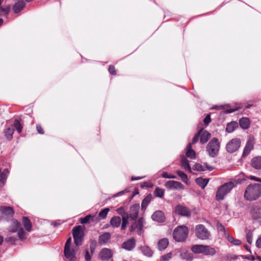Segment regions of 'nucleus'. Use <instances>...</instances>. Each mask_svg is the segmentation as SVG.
Returning a JSON list of instances; mask_svg holds the SVG:
<instances>
[{
	"label": "nucleus",
	"mask_w": 261,
	"mask_h": 261,
	"mask_svg": "<svg viewBox=\"0 0 261 261\" xmlns=\"http://www.w3.org/2000/svg\"><path fill=\"white\" fill-rule=\"evenodd\" d=\"M260 196L261 184H250L246 187L244 194L245 200L249 201H254Z\"/></svg>",
	"instance_id": "1"
},
{
	"label": "nucleus",
	"mask_w": 261,
	"mask_h": 261,
	"mask_svg": "<svg viewBox=\"0 0 261 261\" xmlns=\"http://www.w3.org/2000/svg\"><path fill=\"white\" fill-rule=\"evenodd\" d=\"M237 184L236 180H232L222 185L216 192V200L218 201L223 200L225 196L236 186Z\"/></svg>",
	"instance_id": "2"
},
{
	"label": "nucleus",
	"mask_w": 261,
	"mask_h": 261,
	"mask_svg": "<svg viewBox=\"0 0 261 261\" xmlns=\"http://www.w3.org/2000/svg\"><path fill=\"white\" fill-rule=\"evenodd\" d=\"M188 233V228L185 225H180L175 228L173 232V237L176 242H181L186 240Z\"/></svg>",
	"instance_id": "3"
},
{
	"label": "nucleus",
	"mask_w": 261,
	"mask_h": 261,
	"mask_svg": "<svg viewBox=\"0 0 261 261\" xmlns=\"http://www.w3.org/2000/svg\"><path fill=\"white\" fill-rule=\"evenodd\" d=\"M191 250L195 253H201L206 256H214L216 254L215 248L208 245H195L191 247Z\"/></svg>",
	"instance_id": "4"
},
{
	"label": "nucleus",
	"mask_w": 261,
	"mask_h": 261,
	"mask_svg": "<svg viewBox=\"0 0 261 261\" xmlns=\"http://www.w3.org/2000/svg\"><path fill=\"white\" fill-rule=\"evenodd\" d=\"M220 149V143L218 139L213 138L207 144L206 151L210 157L214 158L218 153Z\"/></svg>",
	"instance_id": "5"
},
{
	"label": "nucleus",
	"mask_w": 261,
	"mask_h": 261,
	"mask_svg": "<svg viewBox=\"0 0 261 261\" xmlns=\"http://www.w3.org/2000/svg\"><path fill=\"white\" fill-rule=\"evenodd\" d=\"M8 230L11 232H15L18 231V237L21 240L25 239L26 238L25 232L21 227V224L16 220H12V224L9 226Z\"/></svg>",
	"instance_id": "6"
},
{
	"label": "nucleus",
	"mask_w": 261,
	"mask_h": 261,
	"mask_svg": "<svg viewBox=\"0 0 261 261\" xmlns=\"http://www.w3.org/2000/svg\"><path fill=\"white\" fill-rule=\"evenodd\" d=\"M146 222L145 219L140 217L137 220H136L132 223L130 228V231L131 232L135 231L136 233L140 235H143L144 233V226L145 225Z\"/></svg>",
	"instance_id": "7"
},
{
	"label": "nucleus",
	"mask_w": 261,
	"mask_h": 261,
	"mask_svg": "<svg viewBox=\"0 0 261 261\" xmlns=\"http://www.w3.org/2000/svg\"><path fill=\"white\" fill-rule=\"evenodd\" d=\"M197 237L202 240H207L211 237L210 231L202 224H198L195 228Z\"/></svg>",
	"instance_id": "8"
},
{
	"label": "nucleus",
	"mask_w": 261,
	"mask_h": 261,
	"mask_svg": "<svg viewBox=\"0 0 261 261\" xmlns=\"http://www.w3.org/2000/svg\"><path fill=\"white\" fill-rule=\"evenodd\" d=\"M241 146V141L238 138L231 139L226 145V148L227 152L233 153L240 148Z\"/></svg>",
	"instance_id": "9"
},
{
	"label": "nucleus",
	"mask_w": 261,
	"mask_h": 261,
	"mask_svg": "<svg viewBox=\"0 0 261 261\" xmlns=\"http://www.w3.org/2000/svg\"><path fill=\"white\" fill-rule=\"evenodd\" d=\"M72 234L74 241V243L76 246H80L82 245L83 237L81 234V227L77 226L73 229Z\"/></svg>",
	"instance_id": "10"
},
{
	"label": "nucleus",
	"mask_w": 261,
	"mask_h": 261,
	"mask_svg": "<svg viewBox=\"0 0 261 261\" xmlns=\"http://www.w3.org/2000/svg\"><path fill=\"white\" fill-rule=\"evenodd\" d=\"M175 212L176 214L184 217H190L191 215V211L188 207L181 205H177L175 207Z\"/></svg>",
	"instance_id": "11"
},
{
	"label": "nucleus",
	"mask_w": 261,
	"mask_h": 261,
	"mask_svg": "<svg viewBox=\"0 0 261 261\" xmlns=\"http://www.w3.org/2000/svg\"><path fill=\"white\" fill-rule=\"evenodd\" d=\"M165 186L170 190H183L185 188L181 182L175 180H169L166 182Z\"/></svg>",
	"instance_id": "12"
},
{
	"label": "nucleus",
	"mask_w": 261,
	"mask_h": 261,
	"mask_svg": "<svg viewBox=\"0 0 261 261\" xmlns=\"http://www.w3.org/2000/svg\"><path fill=\"white\" fill-rule=\"evenodd\" d=\"M254 144V139L253 137H250L248 139L246 145L244 148L242 156L245 157L247 156L251 150L253 148Z\"/></svg>",
	"instance_id": "13"
},
{
	"label": "nucleus",
	"mask_w": 261,
	"mask_h": 261,
	"mask_svg": "<svg viewBox=\"0 0 261 261\" xmlns=\"http://www.w3.org/2000/svg\"><path fill=\"white\" fill-rule=\"evenodd\" d=\"M136 244L135 239L132 238L124 242L121 245V247L127 251H132L136 246Z\"/></svg>",
	"instance_id": "14"
},
{
	"label": "nucleus",
	"mask_w": 261,
	"mask_h": 261,
	"mask_svg": "<svg viewBox=\"0 0 261 261\" xmlns=\"http://www.w3.org/2000/svg\"><path fill=\"white\" fill-rule=\"evenodd\" d=\"M113 256L112 250L108 248H103L99 252V257L102 260L110 259Z\"/></svg>",
	"instance_id": "15"
},
{
	"label": "nucleus",
	"mask_w": 261,
	"mask_h": 261,
	"mask_svg": "<svg viewBox=\"0 0 261 261\" xmlns=\"http://www.w3.org/2000/svg\"><path fill=\"white\" fill-rule=\"evenodd\" d=\"M139 210L140 205L139 204H134L130 207V213L128 217L131 220H135L137 218Z\"/></svg>",
	"instance_id": "16"
},
{
	"label": "nucleus",
	"mask_w": 261,
	"mask_h": 261,
	"mask_svg": "<svg viewBox=\"0 0 261 261\" xmlns=\"http://www.w3.org/2000/svg\"><path fill=\"white\" fill-rule=\"evenodd\" d=\"M251 214L254 220L260 222L261 221V208L258 206H254L251 211Z\"/></svg>",
	"instance_id": "17"
},
{
	"label": "nucleus",
	"mask_w": 261,
	"mask_h": 261,
	"mask_svg": "<svg viewBox=\"0 0 261 261\" xmlns=\"http://www.w3.org/2000/svg\"><path fill=\"white\" fill-rule=\"evenodd\" d=\"M25 5L23 0H18L12 7V10L15 14H19L23 9Z\"/></svg>",
	"instance_id": "18"
},
{
	"label": "nucleus",
	"mask_w": 261,
	"mask_h": 261,
	"mask_svg": "<svg viewBox=\"0 0 261 261\" xmlns=\"http://www.w3.org/2000/svg\"><path fill=\"white\" fill-rule=\"evenodd\" d=\"M152 219L153 221L158 222H163L165 218L164 213L161 211H157L154 212L152 215Z\"/></svg>",
	"instance_id": "19"
},
{
	"label": "nucleus",
	"mask_w": 261,
	"mask_h": 261,
	"mask_svg": "<svg viewBox=\"0 0 261 261\" xmlns=\"http://www.w3.org/2000/svg\"><path fill=\"white\" fill-rule=\"evenodd\" d=\"M64 254L65 257L71 261L76 260L75 251L74 249H64Z\"/></svg>",
	"instance_id": "20"
},
{
	"label": "nucleus",
	"mask_w": 261,
	"mask_h": 261,
	"mask_svg": "<svg viewBox=\"0 0 261 261\" xmlns=\"http://www.w3.org/2000/svg\"><path fill=\"white\" fill-rule=\"evenodd\" d=\"M111 234L109 232H105L99 236L98 238V243L99 245H103L106 244L110 239Z\"/></svg>",
	"instance_id": "21"
},
{
	"label": "nucleus",
	"mask_w": 261,
	"mask_h": 261,
	"mask_svg": "<svg viewBox=\"0 0 261 261\" xmlns=\"http://www.w3.org/2000/svg\"><path fill=\"white\" fill-rule=\"evenodd\" d=\"M0 212L4 215L12 217L14 212L13 208L9 206H1L0 207Z\"/></svg>",
	"instance_id": "22"
},
{
	"label": "nucleus",
	"mask_w": 261,
	"mask_h": 261,
	"mask_svg": "<svg viewBox=\"0 0 261 261\" xmlns=\"http://www.w3.org/2000/svg\"><path fill=\"white\" fill-rule=\"evenodd\" d=\"M201 131L200 134V141L202 144L205 143L210 138L211 134L206 130L203 131L202 129L200 130Z\"/></svg>",
	"instance_id": "23"
},
{
	"label": "nucleus",
	"mask_w": 261,
	"mask_h": 261,
	"mask_svg": "<svg viewBox=\"0 0 261 261\" xmlns=\"http://www.w3.org/2000/svg\"><path fill=\"white\" fill-rule=\"evenodd\" d=\"M169 241L167 238H163L159 240L158 247L159 250H165L168 246Z\"/></svg>",
	"instance_id": "24"
},
{
	"label": "nucleus",
	"mask_w": 261,
	"mask_h": 261,
	"mask_svg": "<svg viewBox=\"0 0 261 261\" xmlns=\"http://www.w3.org/2000/svg\"><path fill=\"white\" fill-rule=\"evenodd\" d=\"M186 156L191 159L196 158V152L192 148V144L189 143L187 146Z\"/></svg>",
	"instance_id": "25"
},
{
	"label": "nucleus",
	"mask_w": 261,
	"mask_h": 261,
	"mask_svg": "<svg viewBox=\"0 0 261 261\" xmlns=\"http://www.w3.org/2000/svg\"><path fill=\"white\" fill-rule=\"evenodd\" d=\"M251 166L256 169H261V156L253 158L251 160Z\"/></svg>",
	"instance_id": "26"
},
{
	"label": "nucleus",
	"mask_w": 261,
	"mask_h": 261,
	"mask_svg": "<svg viewBox=\"0 0 261 261\" xmlns=\"http://www.w3.org/2000/svg\"><path fill=\"white\" fill-rule=\"evenodd\" d=\"M239 123L242 128L246 129L249 127L250 123V120L248 118L243 117L240 119Z\"/></svg>",
	"instance_id": "27"
},
{
	"label": "nucleus",
	"mask_w": 261,
	"mask_h": 261,
	"mask_svg": "<svg viewBox=\"0 0 261 261\" xmlns=\"http://www.w3.org/2000/svg\"><path fill=\"white\" fill-rule=\"evenodd\" d=\"M91 219L92 221H98L99 219L95 216H92L91 215H87L86 217L83 218H81L80 222L82 224H86L89 222V220Z\"/></svg>",
	"instance_id": "28"
},
{
	"label": "nucleus",
	"mask_w": 261,
	"mask_h": 261,
	"mask_svg": "<svg viewBox=\"0 0 261 261\" xmlns=\"http://www.w3.org/2000/svg\"><path fill=\"white\" fill-rule=\"evenodd\" d=\"M209 181L208 178H202L201 177H198L196 179L195 182L202 189H204L207 185Z\"/></svg>",
	"instance_id": "29"
},
{
	"label": "nucleus",
	"mask_w": 261,
	"mask_h": 261,
	"mask_svg": "<svg viewBox=\"0 0 261 261\" xmlns=\"http://www.w3.org/2000/svg\"><path fill=\"white\" fill-rule=\"evenodd\" d=\"M142 253L146 256L151 257L153 255L152 250L148 246H143L140 247Z\"/></svg>",
	"instance_id": "30"
},
{
	"label": "nucleus",
	"mask_w": 261,
	"mask_h": 261,
	"mask_svg": "<svg viewBox=\"0 0 261 261\" xmlns=\"http://www.w3.org/2000/svg\"><path fill=\"white\" fill-rule=\"evenodd\" d=\"M14 129L13 127H8L4 130L5 135L6 138L9 140H11L13 138V135Z\"/></svg>",
	"instance_id": "31"
},
{
	"label": "nucleus",
	"mask_w": 261,
	"mask_h": 261,
	"mask_svg": "<svg viewBox=\"0 0 261 261\" xmlns=\"http://www.w3.org/2000/svg\"><path fill=\"white\" fill-rule=\"evenodd\" d=\"M121 222V219L119 216L113 217L110 221L111 225L114 227H118L120 225Z\"/></svg>",
	"instance_id": "32"
},
{
	"label": "nucleus",
	"mask_w": 261,
	"mask_h": 261,
	"mask_svg": "<svg viewBox=\"0 0 261 261\" xmlns=\"http://www.w3.org/2000/svg\"><path fill=\"white\" fill-rule=\"evenodd\" d=\"M181 165L182 167L185 170L189 172L191 171V168L189 164L188 160L184 155H182L181 157Z\"/></svg>",
	"instance_id": "33"
},
{
	"label": "nucleus",
	"mask_w": 261,
	"mask_h": 261,
	"mask_svg": "<svg viewBox=\"0 0 261 261\" xmlns=\"http://www.w3.org/2000/svg\"><path fill=\"white\" fill-rule=\"evenodd\" d=\"M22 223L25 230L30 231L32 229V224L29 219L26 217H23Z\"/></svg>",
	"instance_id": "34"
},
{
	"label": "nucleus",
	"mask_w": 261,
	"mask_h": 261,
	"mask_svg": "<svg viewBox=\"0 0 261 261\" xmlns=\"http://www.w3.org/2000/svg\"><path fill=\"white\" fill-rule=\"evenodd\" d=\"M152 199V196L148 195L142 201L141 206L142 209H145Z\"/></svg>",
	"instance_id": "35"
},
{
	"label": "nucleus",
	"mask_w": 261,
	"mask_h": 261,
	"mask_svg": "<svg viewBox=\"0 0 261 261\" xmlns=\"http://www.w3.org/2000/svg\"><path fill=\"white\" fill-rule=\"evenodd\" d=\"M238 126L237 123L235 122H231L227 124L226 128V130L228 133L232 132Z\"/></svg>",
	"instance_id": "36"
},
{
	"label": "nucleus",
	"mask_w": 261,
	"mask_h": 261,
	"mask_svg": "<svg viewBox=\"0 0 261 261\" xmlns=\"http://www.w3.org/2000/svg\"><path fill=\"white\" fill-rule=\"evenodd\" d=\"M109 211L110 209L109 208H105L101 210L99 212L98 216H96V217H97V218L99 219V221L100 219H104L106 218Z\"/></svg>",
	"instance_id": "37"
},
{
	"label": "nucleus",
	"mask_w": 261,
	"mask_h": 261,
	"mask_svg": "<svg viewBox=\"0 0 261 261\" xmlns=\"http://www.w3.org/2000/svg\"><path fill=\"white\" fill-rule=\"evenodd\" d=\"M14 129H16L18 133H20L22 131V126L20 123V121L17 119H15L13 125L11 126Z\"/></svg>",
	"instance_id": "38"
},
{
	"label": "nucleus",
	"mask_w": 261,
	"mask_h": 261,
	"mask_svg": "<svg viewBox=\"0 0 261 261\" xmlns=\"http://www.w3.org/2000/svg\"><path fill=\"white\" fill-rule=\"evenodd\" d=\"M226 237H227L228 241L232 244L237 246L241 245V242L240 240L235 239L232 236H229L228 234H226Z\"/></svg>",
	"instance_id": "39"
},
{
	"label": "nucleus",
	"mask_w": 261,
	"mask_h": 261,
	"mask_svg": "<svg viewBox=\"0 0 261 261\" xmlns=\"http://www.w3.org/2000/svg\"><path fill=\"white\" fill-rule=\"evenodd\" d=\"M154 195L155 197L162 198L164 195V190L158 187L154 191Z\"/></svg>",
	"instance_id": "40"
},
{
	"label": "nucleus",
	"mask_w": 261,
	"mask_h": 261,
	"mask_svg": "<svg viewBox=\"0 0 261 261\" xmlns=\"http://www.w3.org/2000/svg\"><path fill=\"white\" fill-rule=\"evenodd\" d=\"M128 214H126V216H123L122 219L121 229L124 230L126 228V225L128 224Z\"/></svg>",
	"instance_id": "41"
},
{
	"label": "nucleus",
	"mask_w": 261,
	"mask_h": 261,
	"mask_svg": "<svg viewBox=\"0 0 261 261\" xmlns=\"http://www.w3.org/2000/svg\"><path fill=\"white\" fill-rule=\"evenodd\" d=\"M177 173L178 175L181 178L183 182H184L186 184L188 183V177L186 173L181 171H177Z\"/></svg>",
	"instance_id": "42"
},
{
	"label": "nucleus",
	"mask_w": 261,
	"mask_h": 261,
	"mask_svg": "<svg viewBox=\"0 0 261 261\" xmlns=\"http://www.w3.org/2000/svg\"><path fill=\"white\" fill-rule=\"evenodd\" d=\"M8 173L9 171L8 169H5L2 172H0V181L1 182H4L6 180Z\"/></svg>",
	"instance_id": "43"
},
{
	"label": "nucleus",
	"mask_w": 261,
	"mask_h": 261,
	"mask_svg": "<svg viewBox=\"0 0 261 261\" xmlns=\"http://www.w3.org/2000/svg\"><path fill=\"white\" fill-rule=\"evenodd\" d=\"M97 245V242L95 240H91L90 244V249L92 254H93L95 251Z\"/></svg>",
	"instance_id": "44"
},
{
	"label": "nucleus",
	"mask_w": 261,
	"mask_h": 261,
	"mask_svg": "<svg viewBox=\"0 0 261 261\" xmlns=\"http://www.w3.org/2000/svg\"><path fill=\"white\" fill-rule=\"evenodd\" d=\"M10 10H11V8H10V6H6L5 8H3V7H2L1 5L0 6L1 12L4 13V14L5 15H8L9 14V13L10 12Z\"/></svg>",
	"instance_id": "45"
},
{
	"label": "nucleus",
	"mask_w": 261,
	"mask_h": 261,
	"mask_svg": "<svg viewBox=\"0 0 261 261\" xmlns=\"http://www.w3.org/2000/svg\"><path fill=\"white\" fill-rule=\"evenodd\" d=\"M24 111L25 112V114L30 115L31 116L33 113V106L29 105L24 108Z\"/></svg>",
	"instance_id": "46"
},
{
	"label": "nucleus",
	"mask_w": 261,
	"mask_h": 261,
	"mask_svg": "<svg viewBox=\"0 0 261 261\" xmlns=\"http://www.w3.org/2000/svg\"><path fill=\"white\" fill-rule=\"evenodd\" d=\"M194 169L199 171H204L205 170V167L200 164H196L194 166Z\"/></svg>",
	"instance_id": "47"
},
{
	"label": "nucleus",
	"mask_w": 261,
	"mask_h": 261,
	"mask_svg": "<svg viewBox=\"0 0 261 261\" xmlns=\"http://www.w3.org/2000/svg\"><path fill=\"white\" fill-rule=\"evenodd\" d=\"M117 213L121 215L122 217L126 216V214H128L125 212V209L123 207H120L116 210Z\"/></svg>",
	"instance_id": "48"
},
{
	"label": "nucleus",
	"mask_w": 261,
	"mask_h": 261,
	"mask_svg": "<svg viewBox=\"0 0 261 261\" xmlns=\"http://www.w3.org/2000/svg\"><path fill=\"white\" fill-rule=\"evenodd\" d=\"M162 176L164 178H176V176L172 174H169L167 172H164L162 174Z\"/></svg>",
	"instance_id": "49"
},
{
	"label": "nucleus",
	"mask_w": 261,
	"mask_h": 261,
	"mask_svg": "<svg viewBox=\"0 0 261 261\" xmlns=\"http://www.w3.org/2000/svg\"><path fill=\"white\" fill-rule=\"evenodd\" d=\"M172 257V253H168L165 255H164L162 256L161 257V260L163 261H167L171 259Z\"/></svg>",
	"instance_id": "50"
},
{
	"label": "nucleus",
	"mask_w": 261,
	"mask_h": 261,
	"mask_svg": "<svg viewBox=\"0 0 261 261\" xmlns=\"http://www.w3.org/2000/svg\"><path fill=\"white\" fill-rule=\"evenodd\" d=\"M247 241L249 244H251L252 242V233L251 231H249L246 234Z\"/></svg>",
	"instance_id": "51"
},
{
	"label": "nucleus",
	"mask_w": 261,
	"mask_h": 261,
	"mask_svg": "<svg viewBox=\"0 0 261 261\" xmlns=\"http://www.w3.org/2000/svg\"><path fill=\"white\" fill-rule=\"evenodd\" d=\"M201 131H199L197 134H196L193 138L192 143L191 144H195L197 143L200 137V134Z\"/></svg>",
	"instance_id": "52"
},
{
	"label": "nucleus",
	"mask_w": 261,
	"mask_h": 261,
	"mask_svg": "<svg viewBox=\"0 0 261 261\" xmlns=\"http://www.w3.org/2000/svg\"><path fill=\"white\" fill-rule=\"evenodd\" d=\"M108 70L111 74L115 75L116 74L115 68L114 66L110 65Z\"/></svg>",
	"instance_id": "53"
},
{
	"label": "nucleus",
	"mask_w": 261,
	"mask_h": 261,
	"mask_svg": "<svg viewBox=\"0 0 261 261\" xmlns=\"http://www.w3.org/2000/svg\"><path fill=\"white\" fill-rule=\"evenodd\" d=\"M71 238H69L66 241V242L65 245L64 249H69L70 248V245L71 243Z\"/></svg>",
	"instance_id": "54"
},
{
	"label": "nucleus",
	"mask_w": 261,
	"mask_h": 261,
	"mask_svg": "<svg viewBox=\"0 0 261 261\" xmlns=\"http://www.w3.org/2000/svg\"><path fill=\"white\" fill-rule=\"evenodd\" d=\"M17 240L16 238L13 237H9L6 239V241L8 242H11L12 243H14Z\"/></svg>",
	"instance_id": "55"
},
{
	"label": "nucleus",
	"mask_w": 261,
	"mask_h": 261,
	"mask_svg": "<svg viewBox=\"0 0 261 261\" xmlns=\"http://www.w3.org/2000/svg\"><path fill=\"white\" fill-rule=\"evenodd\" d=\"M241 107H240V106H239V107H236V108H234V109H228V110H226L225 111V113H226V114H229V113H231L232 112H235L237 110H239V109H241Z\"/></svg>",
	"instance_id": "56"
},
{
	"label": "nucleus",
	"mask_w": 261,
	"mask_h": 261,
	"mask_svg": "<svg viewBox=\"0 0 261 261\" xmlns=\"http://www.w3.org/2000/svg\"><path fill=\"white\" fill-rule=\"evenodd\" d=\"M85 258L86 261H91V256L89 253V251L87 250H86V251Z\"/></svg>",
	"instance_id": "57"
},
{
	"label": "nucleus",
	"mask_w": 261,
	"mask_h": 261,
	"mask_svg": "<svg viewBox=\"0 0 261 261\" xmlns=\"http://www.w3.org/2000/svg\"><path fill=\"white\" fill-rule=\"evenodd\" d=\"M217 227H218V229L219 230V231L223 232L225 234V235L226 234L225 233V229L222 224H218Z\"/></svg>",
	"instance_id": "58"
},
{
	"label": "nucleus",
	"mask_w": 261,
	"mask_h": 261,
	"mask_svg": "<svg viewBox=\"0 0 261 261\" xmlns=\"http://www.w3.org/2000/svg\"><path fill=\"white\" fill-rule=\"evenodd\" d=\"M211 121V119L210 115H207L204 119L203 122L205 124L207 125L210 123Z\"/></svg>",
	"instance_id": "59"
},
{
	"label": "nucleus",
	"mask_w": 261,
	"mask_h": 261,
	"mask_svg": "<svg viewBox=\"0 0 261 261\" xmlns=\"http://www.w3.org/2000/svg\"><path fill=\"white\" fill-rule=\"evenodd\" d=\"M36 129L39 134H43L44 133L43 129L40 125L38 124L36 125Z\"/></svg>",
	"instance_id": "60"
},
{
	"label": "nucleus",
	"mask_w": 261,
	"mask_h": 261,
	"mask_svg": "<svg viewBox=\"0 0 261 261\" xmlns=\"http://www.w3.org/2000/svg\"><path fill=\"white\" fill-rule=\"evenodd\" d=\"M249 179L251 180L261 182V178L254 176H250Z\"/></svg>",
	"instance_id": "61"
},
{
	"label": "nucleus",
	"mask_w": 261,
	"mask_h": 261,
	"mask_svg": "<svg viewBox=\"0 0 261 261\" xmlns=\"http://www.w3.org/2000/svg\"><path fill=\"white\" fill-rule=\"evenodd\" d=\"M256 246L257 247L261 248V237H259L256 242Z\"/></svg>",
	"instance_id": "62"
},
{
	"label": "nucleus",
	"mask_w": 261,
	"mask_h": 261,
	"mask_svg": "<svg viewBox=\"0 0 261 261\" xmlns=\"http://www.w3.org/2000/svg\"><path fill=\"white\" fill-rule=\"evenodd\" d=\"M205 170L207 169L208 170L211 171L214 169V168L212 166H208L207 164H205Z\"/></svg>",
	"instance_id": "63"
},
{
	"label": "nucleus",
	"mask_w": 261,
	"mask_h": 261,
	"mask_svg": "<svg viewBox=\"0 0 261 261\" xmlns=\"http://www.w3.org/2000/svg\"><path fill=\"white\" fill-rule=\"evenodd\" d=\"M124 193V191H121V192H118V193H117V194H116L114 195V196H115V197L119 196H120V195H122Z\"/></svg>",
	"instance_id": "64"
}]
</instances>
